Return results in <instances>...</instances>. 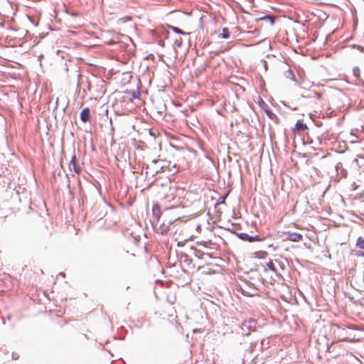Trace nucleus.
I'll return each mask as SVG.
<instances>
[{"instance_id":"f257e3e1","label":"nucleus","mask_w":364,"mask_h":364,"mask_svg":"<svg viewBox=\"0 0 364 364\" xmlns=\"http://www.w3.org/2000/svg\"><path fill=\"white\" fill-rule=\"evenodd\" d=\"M173 237L178 242V246H183L186 242L192 240V235L188 232L187 228H180L175 230Z\"/></svg>"},{"instance_id":"f03ea898","label":"nucleus","mask_w":364,"mask_h":364,"mask_svg":"<svg viewBox=\"0 0 364 364\" xmlns=\"http://www.w3.org/2000/svg\"><path fill=\"white\" fill-rule=\"evenodd\" d=\"M166 215L164 214L163 218L155 221L154 228L156 232L164 235L168 232L169 230L170 225L174 221L173 218H171L167 220L166 218Z\"/></svg>"},{"instance_id":"7ed1b4c3","label":"nucleus","mask_w":364,"mask_h":364,"mask_svg":"<svg viewBox=\"0 0 364 364\" xmlns=\"http://www.w3.org/2000/svg\"><path fill=\"white\" fill-rule=\"evenodd\" d=\"M356 250H354L355 255L357 257L363 256L364 257V240L362 237H358L356 244H355Z\"/></svg>"},{"instance_id":"20e7f679","label":"nucleus","mask_w":364,"mask_h":364,"mask_svg":"<svg viewBox=\"0 0 364 364\" xmlns=\"http://www.w3.org/2000/svg\"><path fill=\"white\" fill-rule=\"evenodd\" d=\"M338 330L337 336H335L334 338L337 340V341H351L352 339L349 337L346 336L344 328H341L338 325L335 326Z\"/></svg>"},{"instance_id":"39448f33","label":"nucleus","mask_w":364,"mask_h":364,"mask_svg":"<svg viewBox=\"0 0 364 364\" xmlns=\"http://www.w3.org/2000/svg\"><path fill=\"white\" fill-rule=\"evenodd\" d=\"M287 240L291 242H299L303 239V235L298 232H287Z\"/></svg>"},{"instance_id":"423d86ee","label":"nucleus","mask_w":364,"mask_h":364,"mask_svg":"<svg viewBox=\"0 0 364 364\" xmlns=\"http://www.w3.org/2000/svg\"><path fill=\"white\" fill-rule=\"evenodd\" d=\"M238 237L243 240H246V241H249V242L260 241L261 240L258 236H250L247 233H240V234H238Z\"/></svg>"},{"instance_id":"0eeeda50","label":"nucleus","mask_w":364,"mask_h":364,"mask_svg":"<svg viewBox=\"0 0 364 364\" xmlns=\"http://www.w3.org/2000/svg\"><path fill=\"white\" fill-rule=\"evenodd\" d=\"M90 111L88 107L84 108L80 112V119L83 122H87L90 119Z\"/></svg>"},{"instance_id":"6e6552de","label":"nucleus","mask_w":364,"mask_h":364,"mask_svg":"<svg viewBox=\"0 0 364 364\" xmlns=\"http://www.w3.org/2000/svg\"><path fill=\"white\" fill-rule=\"evenodd\" d=\"M69 168L70 171H73L75 173H79L80 171V168H78L76 165V156L73 155L71 158V160L69 163Z\"/></svg>"},{"instance_id":"1a4fd4ad","label":"nucleus","mask_w":364,"mask_h":364,"mask_svg":"<svg viewBox=\"0 0 364 364\" xmlns=\"http://www.w3.org/2000/svg\"><path fill=\"white\" fill-rule=\"evenodd\" d=\"M307 129V125L305 123H304L303 120H298L295 124L294 132L305 131Z\"/></svg>"},{"instance_id":"9d476101","label":"nucleus","mask_w":364,"mask_h":364,"mask_svg":"<svg viewBox=\"0 0 364 364\" xmlns=\"http://www.w3.org/2000/svg\"><path fill=\"white\" fill-rule=\"evenodd\" d=\"M152 213L154 218L156 220L161 219L162 213H161V209L159 205H154L152 208Z\"/></svg>"},{"instance_id":"9b49d317","label":"nucleus","mask_w":364,"mask_h":364,"mask_svg":"<svg viewBox=\"0 0 364 364\" xmlns=\"http://www.w3.org/2000/svg\"><path fill=\"white\" fill-rule=\"evenodd\" d=\"M256 325V321L254 319H250L248 321H245L242 323L243 326H247L248 328L253 327L255 328Z\"/></svg>"},{"instance_id":"f8f14e48","label":"nucleus","mask_w":364,"mask_h":364,"mask_svg":"<svg viewBox=\"0 0 364 364\" xmlns=\"http://www.w3.org/2000/svg\"><path fill=\"white\" fill-rule=\"evenodd\" d=\"M266 266H267V269H269V270L272 271V272H277V269H276V267L274 266V263L273 262V261L269 260L266 264Z\"/></svg>"},{"instance_id":"ddd939ff","label":"nucleus","mask_w":364,"mask_h":364,"mask_svg":"<svg viewBox=\"0 0 364 364\" xmlns=\"http://www.w3.org/2000/svg\"><path fill=\"white\" fill-rule=\"evenodd\" d=\"M169 28H170V29H171L173 32H175L176 33H179V34H181V35L188 34V33H186V32L183 31L181 29H180L178 27L171 26H169Z\"/></svg>"},{"instance_id":"4468645a","label":"nucleus","mask_w":364,"mask_h":364,"mask_svg":"<svg viewBox=\"0 0 364 364\" xmlns=\"http://www.w3.org/2000/svg\"><path fill=\"white\" fill-rule=\"evenodd\" d=\"M220 36H221L223 38H228L230 37V32L228 28H224L223 29V32L220 34Z\"/></svg>"},{"instance_id":"2eb2a0df","label":"nucleus","mask_w":364,"mask_h":364,"mask_svg":"<svg viewBox=\"0 0 364 364\" xmlns=\"http://www.w3.org/2000/svg\"><path fill=\"white\" fill-rule=\"evenodd\" d=\"M259 19H260V20H266V19H267V20H269V21L270 24H272H272L274 23V19H273V18H272V16H264V17H263V18H260Z\"/></svg>"},{"instance_id":"dca6fc26","label":"nucleus","mask_w":364,"mask_h":364,"mask_svg":"<svg viewBox=\"0 0 364 364\" xmlns=\"http://www.w3.org/2000/svg\"><path fill=\"white\" fill-rule=\"evenodd\" d=\"M12 358L14 360H17L18 358V355L16 353H13L12 354Z\"/></svg>"},{"instance_id":"f3484780","label":"nucleus","mask_w":364,"mask_h":364,"mask_svg":"<svg viewBox=\"0 0 364 364\" xmlns=\"http://www.w3.org/2000/svg\"><path fill=\"white\" fill-rule=\"evenodd\" d=\"M316 96H317V98H318V99H321V98L322 95H321V93H316Z\"/></svg>"}]
</instances>
